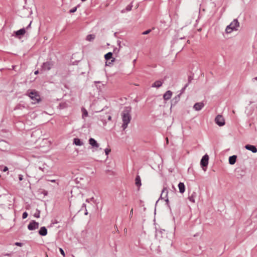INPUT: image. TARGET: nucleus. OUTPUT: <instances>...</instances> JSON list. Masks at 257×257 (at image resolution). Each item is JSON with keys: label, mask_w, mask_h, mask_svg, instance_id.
<instances>
[{"label": "nucleus", "mask_w": 257, "mask_h": 257, "mask_svg": "<svg viewBox=\"0 0 257 257\" xmlns=\"http://www.w3.org/2000/svg\"><path fill=\"white\" fill-rule=\"evenodd\" d=\"M131 108L130 107H126L121 113V117L123 121L122 127L123 130H125L127 127L128 124L131 121Z\"/></svg>", "instance_id": "nucleus-1"}, {"label": "nucleus", "mask_w": 257, "mask_h": 257, "mask_svg": "<svg viewBox=\"0 0 257 257\" xmlns=\"http://www.w3.org/2000/svg\"><path fill=\"white\" fill-rule=\"evenodd\" d=\"M239 26V23L237 19H234L226 28L225 31L227 33H230L233 31H236Z\"/></svg>", "instance_id": "nucleus-2"}, {"label": "nucleus", "mask_w": 257, "mask_h": 257, "mask_svg": "<svg viewBox=\"0 0 257 257\" xmlns=\"http://www.w3.org/2000/svg\"><path fill=\"white\" fill-rule=\"evenodd\" d=\"M27 94L32 100V103L35 104L40 101V96L35 90H33L30 92L28 91Z\"/></svg>", "instance_id": "nucleus-3"}, {"label": "nucleus", "mask_w": 257, "mask_h": 257, "mask_svg": "<svg viewBox=\"0 0 257 257\" xmlns=\"http://www.w3.org/2000/svg\"><path fill=\"white\" fill-rule=\"evenodd\" d=\"M168 190L167 187L164 186L161 194V198L165 200L166 204H169Z\"/></svg>", "instance_id": "nucleus-4"}, {"label": "nucleus", "mask_w": 257, "mask_h": 257, "mask_svg": "<svg viewBox=\"0 0 257 257\" xmlns=\"http://www.w3.org/2000/svg\"><path fill=\"white\" fill-rule=\"evenodd\" d=\"M54 63L51 60L47 61L44 63L42 66V70H50L54 66Z\"/></svg>", "instance_id": "nucleus-5"}, {"label": "nucleus", "mask_w": 257, "mask_h": 257, "mask_svg": "<svg viewBox=\"0 0 257 257\" xmlns=\"http://www.w3.org/2000/svg\"><path fill=\"white\" fill-rule=\"evenodd\" d=\"M208 160H209V157L206 154L205 155L201 160L200 165H201V167L203 168V169L204 171H206V168L205 169L204 167H206L208 165Z\"/></svg>", "instance_id": "nucleus-6"}, {"label": "nucleus", "mask_w": 257, "mask_h": 257, "mask_svg": "<svg viewBox=\"0 0 257 257\" xmlns=\"http://www.w3.org/2000/svg\"><path fill=\"white\" fill-rule=\"evenodd\" d=\"M215 123L219 126H223L225 124V120L221 115H217L215 118Z\"/></svg>", "instance_id": "nucleus-7"}, {"label": "nucleus", "mask_w": 257, "mask_h": 257, "mask_svg": "<svg viewBox=\"0 0 257 257\" xmlns=\"http://www.w3.org/2000/svg\"><path fill=\"white\" fill-rule=\"evenodd\" d=\"M89 144L92 148H98L99 147V144L93 138L89 139Z\"/></svg>", "instance_id": "nucleus-8"}, {"label": "nucleus", "mask_w": 257, "mask_h": 257, "mask_svg": "<svg viewBox=\"0 0 257 257\" xmlns=\"http://www.w3.org/2000/svg\"><path fill=\"white\" fill-rule=\"evenodd\" d=\"M204 104L203 102H197L194 105L193 108L195 110L199 111L204 107Z\"/></svg>", "instance_id": "nucleus-9"}, {"label": "nucleus", "mask_w": 257, "mask_h": 257, "mask_svg": "<svg viewBox=\"0 0 257 257\" xmlns=\"http://www.w3.org/2000/svg\"><path fill=\"white\" fill-rule=\"evenodd\" d=\"M245 148L247 150L251 151L253 153L257 152V149L254 146L246 145L245 146Z\"/></svg>", "instance_id": "nucleus-10"}, {"label": "nucleus", "mask_w": 257, "mask_h": 257, "mask_svg": "<svg viewBox=\"0 0 257 257\" xmlns=\"http://www.w3.org/2000/svg\"><path fill=\"white\" fill-rule=\"evenodd\" d=\"M172 95V92L170 90H168L163 95V98L165 100H168L171 98Z\"/></svg>", "instance_id": "nucleus-11"}, {"label": "nucleus", "mask_w": 257, "mask_h": 257, "mask_svg": "<svg viewBox=\"0 0 257 257\" xmlns=\"http://www.w3.org/2000/svg\"><path fill=\"white\" fill-rule=\"evenodd\" d=\"M197 196V193L193 192L188 197V199L192 203H194L195 202V198Z\"/></svg>", "instance_id": "nucleus-12"}, {"label": "nucleus", "mask_w": 257, "mask_h": 257, "mask_svg": "<svg viewBox=\"0 0 257 257\" xmlns=\"http://www.w3.org/2000/svg\"><path fill=\"white\" fill-rule=\"evenodd\" d=\"M39 233L41 235L45 236L47 233V230L45 226H43L39 230Z\"/></svg>", "instance_id": "nucleus-13"}, {"label": "nucleus", "mask_w": 257, "mask_h": 257, "mask_svg": "<svg viewBox=\"0 0 257 257\" xmlns=\"http://www.w3.org/2000/svg\"><path fill=\"white\" fill-rule=\"evenodd\" d=\"M178 188L179 189V192L181 193H183L185 192V187L183 183H179L178 184Z\"/></svg>", "instance_id": "nucleus-14"}, {"label": "nucleus", "mask_w": 257, "mask_h": 257, "mask_svg": "<svg viewBox=\"0 0 257 257\" xmlns=\"http://www.w3.org/2000/svg\"><path fill=\"white\" fill-rule=\"evenodd\" d=\"M26 33V30L25 29H21L15 32L16 36L18 37L19 36H23Z\"/></svg>", "instance_id": "nucleus-15"}, {"label": "nucleus", "mask_w": 257, "mask_h": 257, "mask_svg": "<svg viewBox=\"0 0 257 257\" xmlns=\"http://www.w3.org/2000/svg\"><path fill=\"white\" fill-rule=\"evenodd\" d=\"M73 143L76 146H81L83 145V142L78 138H74Z\"/></svg>", "instance_id": "nucleus-16"}, {"label": "nucleus", "mask_w": 257, "mask_h": 257, "mask_svg": "<svg viewBox=\"0 0 257 257\" xmlns=\"http://www.w3.org/2000/svg\"><path fill=\"white\" fill-rule=\"evenodd\" d=\"M163 82L160 80L155 81L152 85V87L159 88L162 86Z\"/></svg>", "instance_id": "nucleus-17"}, {"label": "nucleus", "mask_w": 257, "mask_h": 257, "mask_svg": "<svg viewBox=\"0 0 257 257\" xmlns=\"http://www.w3.org/2000/svg\"><path fill=\"white\" fill-rule=\"evenodd\" d=\"M236 160V156L235 155L232 156L229 158V163L231 165L235 164Z\"/></svg>", "instance_id": "nucleus-18"}, {"label": "nucleus", "mask_w": 257, "mask_h": 257, "mask_svg": "<svg viewBox=\"0 0 257 257\" xmlns=\"http://www.w3.org/2000/svg\"><path fill=\"white\" fill-rule=\"evenodd\" d=\"M135 184H136V186H137L138 187H140L142 185L141 178L139 175L137 176V177L136 178Z\"/></svg>", "instance_id": "nucleus-19"}, {"label": "nucleus", "mask_w": 257, "mask_h": 257, "mask_svg": "<svg viewBox=\"0 0 257 257\" xmlns=\"http://www.w3.org/2000/svg\"><path fill=\"white\" fill-rule=\"evenodd\" d=\"M133 7V5L132 4H130L126 6L125 9H123L121 10V13H124L126 12L130 11Z\"/></svg>", "instance_id": "nucleus-20"}, {"label": "nucleus", "mask_w": 257, "mask_h": 257, "mask_svg": "<svg viewBox=\"0 0 257 257\" xmlns=\"http://www.w3.org/2000/svg\"><path fill=\"white\" fill-rule=\"evenodd\" d=\"M95 36L93 34L88 35L86 38V40L88 41H92L95 39Z\"/></svg>", "instance_id": "nucleus-21"}, {"label": "nucleus", "mask_w": 257, "mask_h": 257, "mask_svg": "<svg viewBox=\"0 0 257 257\" xmlns=\"http://www.w3.org/2000/svg\"><path fill=\"white\" fill-rule=\"evenodd\" d=\"M82 118H84L85 117H87L88 116V112L86 109L84 108H82Z\"/></svg>", "instance_id": "nucleus-22"}, {"label": "nucleus", "mask_w": 257, "mask_h": 257, "mask_svg": "<svg viewBox=\"0 0 257 257\" xmlns=\"http://www.w3.org/2000/svg\"><path fill=\"white\" fill-rule=\"evenodd\" d=\"M112 53L111 52H108L104 55V58L106 60H108L112 58Z\"/></svg>", "instance_id": "nucleus-23"}, {"label": "nucleus", "mask_w": 257, "mask_h": 257, "mask_svg": "<svg viewBox=\"0 0 257 257\" xmlns=\"http://www.w3.org/2000/svg\"><path fill=\"white\" fill-rule=\"evenodd\" d=\"M30 230H35L38 228V226H28Z\"/></svg>", "instance_id": "nucleus-24"}, {"label": "nucleus", "mask_w": 257, "mask_h": 257, "mask_svg": "<svg viewBox=\"0 0 257 257\" xmlns=\"http://www.w3.org/2000/svg\"><path fill=\"white\" fill-rule=\"evenodd\" d=\"M25 107V106L24 105L22 104H19L15 107V109H20Z\"/></svg>", "instance_id": "nucleus-25"}, {"label": "nucleus", "mask_w": 257, "mask_h": 257, "mask_svg": "<svg viewBox=\"0 0 257 257\" xmlns=\"http://www.w3.org/2000/svg\"><path fill=\"white\" fill-rule=\"evenodd\" d=\"M111 151V150L109 148H106L104 150V152H105V153L106 154V155H108L109 154V153Z\"/></svg>", "instance_id": "nucleus-26"}, {"label": "nucleus", "mask_w": 257, "mask_h": 257, "mask_svg": "<svg viewBox=\"0 0 257 257\" xmlns=\"http://www.w3.org/2000/svg\"><path fill=\"white\" fill-rule=\"evenodd\" d=\"M156 235H158L159 234H162L163 232L161 229H156Z\"/></svg>", "instance_id": "nucleus-27"}, {"label": "nucleus", "mask_w": 257, "mask_h": 257, "mask_svg": "<svg viewBox=\"0 0 257 257\" xmlns=\"http://www.w3.org/2000/svg\"><path fill=\"white\" fill-rule=\"evenodd\" d=\"M27 216H28V213L26 212H24L23 213L22 218L23 219H25L27 217Z\"/></svg>", "instance_id": "nucleus-28"}, {"label": "nucleus", "mask_w": 257, "mask_h": 257, "mask_svg": "<svg viewBox=\"0 0 257 257\" xmlns=\"http://www.w3.org/2000/svg\"><path fill=\"white\" fill-rule=\"evenodd\" d=\"M77 10V8L76 7H74L73 8V9H71L69 11V12L70 13H74Z\"/></svg>", "instance_id": "nucleus-29"}, {"label": "nucleus", "mask_w": 257, "mask_h": 257, "mask_svg": "<svg viewBox=\"0 0 257 257\" xmlns=\"http://www.w3.org/2000/svg\"><path fill=\"white\" fill-rule=\"evenodd\" d=\"M252 216H254L257 218V208L253 211L252 213Z\"/></svg>", "instance_id": "nucleus-30"}, {"label": "nucleus", "mask_w": 257, "mask_h": 257, "mask_svg": "<svg viewBox=\"0 0 257 257\" xmlns=\"http://www.w3.org/2000/svg\"><path fill=\"white\" fill-rule=\"evenodd\" d=\"M59 250H60L61 254L64 257L65 255V252H64V250H63V249L61 248H60Z\"/></svg>", "instance_id": "nucleus-31"}, {"label": "nucleus", "mask_w": 257, "mask_h": 257, "mask_svg": "<svg viewBox=\"0 0 257 257\" xmlns=\"http://www.w3.org/2000/svg\"><path fill=\"white\" fill-rule=\"evenodd\" d=\"M150 32H151V30H147V31H146L144 32L143 33V35H147V34H148L149 33H150Z\"/></svg>", "instance_id": "nucleus-32"}, {"label": "nucleus", "mask_w": 257, "mask_h": 257, "mask_svg": "<svg viewBox=\"0 0 257 257\" xmlns=\"http://www.w3.org/2000/svg\"><path fill=\"white\" fill-rule=\"evenodd\" d=\"M15 244L17 246H22L23 245V243L21 242H17L15 243Z\"/></svg>", "instance_id": "nucleus-33"}, {"label": "nucleus", "mask_w": 257, "mask_h": 257, "mask_svg": "<svg viewBox=\"0 0 257 257\" xmlns=\"http://www.w3.org/2000/svg\"><path fill=\"white\" fill-rule=\"evenodd\" d=\"M179 98H180V95H178V96H176V97L174 98V100L175 99V100H176V101H178V100H179Z\"/></svg>", "instance_id": "nucleus-34"}, {"label": "nucleus", "mask_w": 257, "mask_h": 257, "mask_svg": "<svg viewBox=\"0 0 257 257\" xmlns=\"http://www.w3.org/2000/svg\"><path fill=\"white\" fill-rule=\"evenodd\" d=\"M34 216L36 217H39V216H40V212L38 211V212H36L35 214H34Z\"/></svg>", "instance_id": "nucleus-35"}, {"label": "nucleus", "mask_w": 257, "mask_h": 257, "mask_svg": "<svg viewBox=\"0 0 257 257\" xmlns=\"http://www.w3.org/2000/svg\"><path fill=\"white\" fill-rule=\"evenodd\" d=\"M19 179L20 181H22L23 179V176L22 175H19Z\"/></svg>", "instance_id": "nucleus-36"}, {"label": "nucleus", "mask_w": 257, "mask_h": 257, "mask_svg": "<svg viewBox=\"0 0 257 257\" xmlns=\"http://www.w3.org/2000/svg\"><path fill=\"white\" fill-rule=\"evenodd\" d=\"M29 225H38V223L35 222V221H33V223H30Z\"/></svg>", "instance_id": "nucleus-37"}, {"label": "nucleus", "mask_w": 257, "mask_h": 257, "mask_svg": "<svg viewBox=\"0 0 257 257\" xmlns=\"http://www.w3.org/2000/svg\"><path fill=\"white\" fill-rule=\"evenodd\" d=\"M8 171V168L7 167H5L3 170V172H6Z\"/></svg>", "instance_id": "nucleus-38"}, {"label": "nucleus", "mask_w": 257, "mask_h": 257, "mask_svg": "<svg viewBox=\"0 0 257 257\" xmlns=\"http://www.w3.org/2000/svg\"><path fill=\"white\" fill-rule=\"evenodd\" d=\"M133 209L132 208V209L131 210V211H130V216H132L133 215Z\"/></svg>", "instance_id": "nucleus-39"}, {"label": "nucleus", "mask_w": 257, "mask_h": 257, "mask_svg": "<svg viewBox=\"0 0 257 257\" xmlns=\"http://www.w3.org/2000/svg\"><path fill=\"white\" fill-rule=\"evenodd\" d=\"M111 119V116L110 115H109L108 116V120H110Z\"/></svg>", "instance_id": "nucleus-40"}, {"label": "nucleus", "mask_w": 257, "mask_h": 257, "mask_svg": "<svg viewBox=\"0 0 257 257\" xmlns=\"http://www.w3.org/2000/svg\"><path fill=\"white\" fill-rule=\"evenodd\" d=\"M50 182H53V183H54L56 182V180H49Z\"/></svg>", "instance_id": "nucleus-41"}, {"label": "nucleus", "mask_w": 257, "mask_h": 257, "mask_svg": "<svg viewBox=\"0 0 257 257\" xmlns=\"http://www.w3.org/2000/svg\"><path fill=\"white\" fill-rule=\"evenodd\" d=\"M38 73H39L38 70H37V71H36L34 72L35 74H36H36H38Z\"/></svg>", "instance_id": "nucleus-42"}, {"label": "nucleus", "mask_w": 257, "mask_h": 257, "mask_svg": "<svg viewBox=\"0 0 257 257\" xmlns=\"http://www.w3.org/2000/svg\"><path fill=\"white\" fill-rule=\"evenodd\" d=\"M166 140L167 144H168L169 143L168 138H166Z\"/></svg>", "instance_id": "nucleus-43"}, {"label": "nucleus", "mask_w": 257, "mask_h": 257, "mask_svg": "<svg viewBox=\"0 0 257 257\" xmlns=\"http://www.w3.org/2000/svg\"><path fill=\"white\" fill-rule=\"evenodd\" d=\"M31 22L30 23V24H29V25L28 26V27L27 28V29H28V28H29L31 26Z\"/></svg>", "instance_id": "nucleus-44"}, {"label": "nucleus", "mask_w": 257, "mask_h": 257, "mask_svg": "<svg viewBox=\"0 0 257 257\" xmlns=\"http://www.w3.org/2000/svg\"><path fill=\"white\" fill-rule=\"evenodd\" d=\"M136 61V59H135V60L133 61V63H134V64H135V63Z\"/></svg>", "instance_id": "nucleus-45"}, {"label": "nucleus", "mask_w": 257, "mask_h": 257, "mask_svg": "<svg viewBox=\"0 0 257 257\" xmlns=\"http://www.w3.org/2000/svg\"><path fill=\"white\" fill-rule=\"evenodd\" d=\"M100 83L99 81H95V83Z\"/></svg>", "instance_id": "nucleus-46"}, {"label": "nucleus", "mask_w": 257, "mask_h": 257, "mask_svg": "<svg viewBox=\"0 0 257 257\" xmlns=\"http://www.w3.org/2000/svg\"><path fill=\"white\" fill-rule=\"evenodd\" d=\"M87 213H88V212H87V210H86V211L85 212V214L86 215V214H87Z\"/></svg>", "instance_id": "nucleus-47"}, {"label": "nucleus", "mask_w": 257, "mask_h": 257, "mask_svg": "<svg viewBox=\"0 0 257 257\" xmlns=\"http://www.w3.org/2000/svg\"><path fill=\"white\" fill-rule=\"evenodd\" d=\"M40 170L43 171V169L41 167H39Z\"/></svg>", "instance_id": "nucleus-48"}, {"label": "nucleus", "mask_w": 257, "mask_h": 257, "mask_svg": "<svg viewBox=\"0 0 257 257\" xmlns=\"http://www.w3.org/2000/svg\"><path fill=\"white\" fill-rule=\"evenodd\" d=\"M83 207H86V205L84 204L83 205Z\"/></svg>", "instance_id": "nucleus-49"}, {"label": "nucleus", "mask_w": 257, "mask_h": 257, "mask_svg": "<svg viewBox=\"0 0 257 257\" xmlns=\"http://www.w3.org/2000/svg\"><path fill=\"white\" fill-rule=\"evenodd\" d=\"M254 79L255 80H257V77L254 78Z\"/></svg>", "instance_id": "nucleus-50"}, {"label": "nucleus", "mask_w": 257, "mask_h": 257, "mask_svg": "<svg viewBox=\"0 0 257 257\" xmlns=\"http://www.w3.org/2000/svg\"><path fill=\"white\" fill-rule=\"evenodd\" d=\"M86 201L89 202V199H86Z\"/></svg>", "instance_id": "nucleus-51"}, {"label": "nucleus", "mask_w": 257, "mask_h": 257, "mask_svg": "<svg viewBox=\"0 0 257 257\" xmlns=\"http://www.w3.org/2000/svg\"><path fill=\"white\" fill-rule=\"evenodd\" d=\"M114 59H113L112 60H111V62H114Z\"/></svg>", "instance_id": "nucleus-52"}, {"label": "nucleus", "mask_w": 257, "mask_h": 257, "mask_svg": "<svg viewBox=\"0 0 257 257\" xmlns=\"http://www.w3.org/2000/svg\"><path fill=\"white\" fill-rule=\"evenodd\" d=\"M124 231H126V228H124Z\"/></svg>", "instance_id": "nucleus-53"}, {"label": "nucleus", "mask_w": 257, "mask_h": 257, "mask_svg": "<svg viewBox=\"0 0 257 257\" xmlns=\"http://www.w3.org/2000/svg\"><path fill=\"white\" fill-rule=\"evenodd\" d=\"M73 257H74V256H73Z\"/></svg>", "instance_id": "nucleus-54"}]
</instances>
